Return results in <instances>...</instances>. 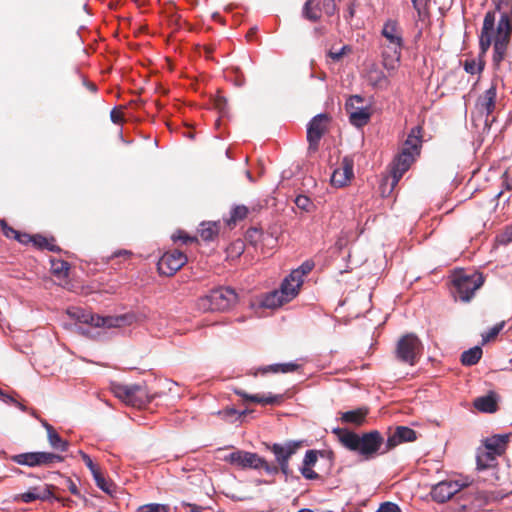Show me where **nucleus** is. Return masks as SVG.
Masks as SVG:
<instances>
[{
  "label": "nucleus",
  "instance_id": "nucleus-1",
  "mask_svg": "<svg viewBox=\"0 0 512 512\" xmlns=\"http://www.w3.org/2000/svg\"><path fill=\"white\" fill-rule=\"evenodd\" d=\"M338 435L341 444L350 451L358 453L365 460L373 459L383 445L384 439L377 430L358 435L348 430L339 428L333 431Z\"/></svg>",
  "mask_w": 512,
  "mask_h": 512
},
{
  "label": "nucleus",
  "instance_id": "nucleus-2",
  "mask_svg": "<svg viewBox=\"0 0 512 512\" xmlns=\"http://www.w3.org/2000/svg\"><path fill=\"white\" fill-rule=\"evenodd\" d=\"M381 35L385 39L381 44L382 65L387 71L394 72L400 64L404 46L402 29L396 20L388 19L382 27Z\"/></svg>",
  "mask_w": 512,
  "mask_h": 512
},
{
  "label": "nucleus",
  "instance_id": "nucleus-3",
  "mask_svg": "<svg viewBox=\"0 0 512 512\" xmlns=\"http://www.w3.org/2000/svg\"><path fill=\"white\" fill-rule=\"evenodd\" d=\"M422 145L421 127H413L403 143L400 152L391 164L392 187L396 186L402 176L409 170L420 154Z\"/></svg>",
  "mask_w": 512,
  "mask_h": 512
},
{
  "label": "nucleus",
  "instance_id": "nucleus-4",
  "mask_svg": "<svg viewBox=\"0 0 512 512\" xmlns=\"http://www.w3.org/2000/svg\"><path fill=\"white\" fill-rule=\"evenodd\" d=\"M223 460L243 470H263L268 475H276V468L274 467V464L269 463L265 458L254 452L235 450L226 455Z\"/></svg>",
  "mask_w": 512,
  "mask_h": 512
},
{
  "label": "nucleus",
  "instance_id": "nucleus-5",
  "mask_svg": "<svg viewBox=\"0 0 512 512\" xmlns=\"http://www.w3.org/2000/svg\"><path fill=\"white\" fill-rule=\"evenodd\" d=\"M238 300L236 291L231 287H218L198 300V307L203 311H227Z\"/></svg>",
  "mask_w": 512,
  "mask_h": 512
},
{
  "label": "nucleus",
  "instance_id": "nucleus-6",
  "mask_svg": "<svg viewBox=\"0 0 512 512\" xmlns=\"http://www.w3.org/2000/svg\"><path fill=\"white\" fill-rule=\"evenodd\" d=\"M423 345L413 333L403 335L397 342L395 356L402 363L414 366L421 357Z\"/></svg>",
  "mask_w": 512,
  "mask_h": 512
},
{
  "label": "nucleus",
  "instance_id": "nucleus-7",
  "mask_svg": "<svg viewBox=\"0 0 512 512\" xmlns=\"http://www.w3.org/2000/svg\"><path fill=\"white\" fill-rule=\"evenodd\" d=\"M111 391L124 403L133 407H141L149 402L145 386L139 384L111 383Z\"/></svg>",
  "mask_w": 512,
  "mask_h": 512
},
{
  "label": "nucleus",
  "instance_id": "nucleus-8",
  "mask_svg": "<svg viewBox=\"0 0 512 512\" xmlns=\"http://www.w3.org/2000/svg\"><path fill=\"white\" fill-rule=\"evenodd\" d=\"M301 441H286L285 443H273L272 445H267V449H269L276 460L277 464H274L276 468V475L281 472L287 478L291 469L289 466L290 458L297 452V450L301 447Z\"/></svg>",
  "mask_w": 512,
  "mask_h": 512
},
{
  "label": "nucleus",
  "instance_id": "nucleus-9",
  "mask_svg": "<svg viewBox=\"0 0 512 512\" xmlns=\"http://www.w3.org/2000/svg\"><path fill=\"white\" fill-rule=\"evenodd\" d=\"M76 313L80 314L78 322L80 324H89L93 327L116 328L130 325L134 319L133 315L123 314L118 316H100L92 314L83 309H77Z\"/></svg>",
  "mask_w": 512,
  "mask_h": 512
},
{
  "label": "nucleus",
  "instance_id": "nucleus-10",
  "mask_svg": "<svg viewBox=\"0 0 512 512\" xmlns=\"http://www.w3.org/2000/svg\"><path fill=\"white\" fill-rule=\"evenodd\" d=\"M453 283L456 296L461 301L468 302L474 296L475 291L483 285L484 277L480 272L462 273L454 278Z\"/></svg>",
  "mask_w": 512,
  "mask_h": 512
},
{
  "label": "nucleus",
  "instance_id": "nucleus-11",
  "mask_svg": "<svg viewBox=\"0 0 512 512\" xmlns=\"http://www.w3.org/2000/svg\"><path fill=\"white\" fill-rule=\"evenodd\" d=\"M496 85L492 84L482 95H480L475 104L477 118H484V127L489 128V116L495 109L496 105Z\"/></svg>",
  "mask_w": 512,
  "mask_h": 512
},
{
  "label": "nucleus",
  "instance_id": "nucleus-12",
  "mask_svg": "<svg viewBox=\"0 0 512 512\" xmlns=\"http://www.w3.org/2000/svg\"><path fill=\"white\" fill-rule=\"evenodd\" d=\"M187 262V256L178 250L169 251L159 259L157 267L162 275L172 276Z\"/></svg>",
  "mask_w": 512,
  "mask_h": 512
},
{
  "label": "nucleus",
  "instance_id": "nucleus-13",
  "mask_svg": "<svg viewBox=\"0 0 512 512\" xmlns=\"http://www.w3.org/2000/svg\"><path fill=\"white\" fill-rule=\"evenodd\" d=\"M328 115L320 113L314 116L307 125V141L309 143V150L316 151L319 142L326 131V124L328 122Z\"/></svg>",
  "mask_w": 512,
  "mask_h": 512
},
{
  "label": "nucleus",
  "instance_id": "nucleus-14",
  "mask_svg": "<svg viewBox=\"0 0 512 512\" xmlns=\"http://www.w3.org/2000/svg\"><path fill=\"white\" fill-rule=\"evenodd\" d=\"M462 487L463 484H460L458 481H441L432 487L431 497L438 503H444L458 493Z\"/></svg>",
  "mask_w": 512,
  "mask_h": 512
},
{
  "label": "nucleus",
  "instance_id": "nucleus-15",
  "mask_svg": "<svg viewBox=\"0 0 512 512\" xmlns=\"http://www.w3.org/2000/svg\"><path fill=\"white\" fill-rule=\"evenodd\" d=\"M417 439V433L413 429L406 426H397L386 440V447L381 454L388 452L401 443L413 442Z\"/></svg>",
  "mask_w": 512,
  "mask_h": 512
},
{
  "label": "nucleus",
  "instance_id": "nucleus-16",
  "mask_svg": "<svg viewBox=\"0 0 512 512\" xmlns=\"http://www.w3.org/2000/svg\"><path fill=\"white\" fill-rule=\"evenodd\" d=\"M353 177V160L344 157L341 167L334 170L331 183L336 187H343Z\"/></svg>",
  "mask_w": 512,
  "mask_h": 512
},
{
  "label": "nucleus",
  "instance_id": "nucleus-17",
  "mask_svg": "<svg viewBox=\"0 0 512 512\" xmlns=\"http://www.w3.org/2000/svg\"><path fill=\"white\" fill-rule=\"evenodd\" d=\"M52 496V492L48 485L32 487L27 492L20 494L17 499L30 503L35 500H48Z\"/></svg>",
  "mask_w": 512,
  "mask_h": 512
},
{
  "label": "nucleus",
  "instance_id": "nucleus-18",
  "mask_svg": "<svg viewBox=\"0 0 512 512\" xmlns=\"http://www.w3.org/2000/svg\"><path fill=\"white\" fill-rule=\"evenodd\" d=\"M473 405L480 412L494 413L498 408L496 394L491 392L487 395L477 397Z\"/></svg>",
  "mask_w": 512,
  "mask_h": 512
},
{
  "label": "nucleus",
  "instance_id": "nucleus-19",
  "mask_svg": "<svg viewBox=\"0 0 512 512\" xmlns=\"http://www.w3.org/2000/svg\"><path fill=\"white\" fill-rule=\"evenodd\" d=\"M235 393L239 396H241L243 399L252 401L255 403L263 404V405H272L277 404L282 401V395H272L271 393H268L267 395H250L242 390H235Z\"/></svg>",
  "mask_w": 512,
  "mask_h": 512
},
{
  "label": "nucleus",
  "instance_id": "nucleus-20",
  "mask_svg": "<svg viewBox=\"0 0 512 512\" xmlns=\"http://www.w3.org/2000/svg\"><path fill=\"white\" fill-rule=\"evenodd\" d=\"M303 284V280L294 279L292 280V274L290 273L282 282L280 286V291L283 292L286 300L291 301L295 298L298 293L301 285Z\"/></svg>",
  "mask_w": 512,
  "mask_h": 512
},
{
  "label": "nucleus",
  "instance_id": "nucleus-21",
  "mask_svg": "<svg viewBox=\"0 0 512 512\" xmlns=\"http://www.w3.org/2000/svg\"><path fill=\"white\" fill-rule=\"evenodd\" d=\"M507 441V435H494L485 440V448L499 456L504 452Z\"/></svg>",
  "mask_w": 512,
  "mask_h": 512
},
{
  "label": "nucleus",
  "instance_id": "nucleus-22",
  "mask_svg": "<svg viewBox=\"0 0 512 512\" xmlns=\"http://www.w3.org/2000/svg\"><path fill=\"white\" fill-rule=\"evenodd\" d=\"M289 302L286 300L285 296L283 295V292H281L279 289L274 290L268 294L265 295L263 298L261 304L265 308L274 309L277 307L282 306L284 303Z\"/></svg>",
  "mask_w": 512,
  "mask_h": 512
},
{
  "label": "nucleus",
  "instance_id": "nucleus-23",
  "mask_svg": "<svg viewBox=\"0 0 512 512\" xmlns=\"http://www.w3.org/2000/svg\"><path fill=\"white\" fill-rule=\"evenodd\" d=\"M303 16L309 21H318L321 17L320 2L318 0H307L303 6Z\"/></svg>",
  "mask_w": 512,
  "mask_h": 512
},
{
  "label": "nucleus",
  "instance_id": "nucleus-24",
  "mask_svg": "<svg viewBox=\"0 0 512 512\" xmlns=\"http://www.w3.org/2000/svg\"><path fill=\"white\" fill-rule=\"evenodd\" d=\"M496 454L487 450L486 448L482 451H479L476 457L477 461V469L485 470L495 465Z\"/></svg>",
  "mask_w": 512,
  "mask_h": 512
},
{
  "label": "nucleus",
  "instance_id": "nucleus-25",
  "mask_svg": "<svg viewBox=\"0 0 512 512\" xmlns=\"http://www.w3.org/2000/svg\"><path fill=\"white\" fill-rule=\"evenodd\" d=\"M370 116L368 108H357L350 113V123L356 127H362L368 123Z\"/></svg>",
  "mask_w": 512,
  "mask_h": 512
},
{
  "label": "nucleus",
  "instance_id": "nucleus-26",
  "mask_svg": "<svg viewBox=\"0 0 512 512\" xmlns=\"http://www.w3.org/2000/svg\"><path fill=\"white\" fill-rule=\"evenodd\" d=\"M482 356V349L479 346H475L464 351L461 355V363L465 366H472L479 362Z\"/></svg>",
  "mask_w": 512,
  "mask_h": 512
},
{
  "label": "nucleus",
  "instance_id": "nucleus-27",
  "mask_svg": "<svg viewBox=\"0 0 512 512\" xmlns=\"http://www.w3.org/2000/svg\"><path fill=\"white\" fill-rule=\"evenodd\" d=\"M48 441L50 446L58 451L64 452L68 448V443L64 441L52 426L48 427Z\"/></svg>",
  "mask_w": 512,
  "mask_h": 512
},
{
  "label": "nucleus",
  "instance_id": "nucleus-28",
  "mask_svg": "<svg viewBox=\"0 0 512 512\" xmlns=\"http://www.w3.org/2000/svg\"><path fill=\"white\" fill-rule=\"evenodd\" d=\"M366 416V411L357 409L342 413L341 420L345 423L360 425Z\"/></svg>",
  "mask_w": 512,
  "mask_h": 512
},
{
  "label": "nucleus",
  "instance_id": "nucleus-29",
  "mask_svg": "<svg viewBox=\"0 0 512 512\" xmlns=\"http://www.w3.org/2000/svg\"><path fill=\"white\" fill-rule=\"evenodd\" d=\"M12 460L19 465H26L30 467L38 466L37 452H28L14 455Z\"/></svg>",
  "mask_w": 512,
  "mask_h": 512
},
{
  "label": "nucleus",
  "instance_id": "nucleus-30",
  "mask_svg": "<svg viewBox=\"0 0 512 512\" xmlns=\"http://www.w3.org/2000/svg\"><path fill=\"white\" fill-rule=\"evenodd\" d=\"M199 232L203 240L210 241L218 234V226L216 223L203 222Z\"/></svg>",
  "mask_w": 512,
  "mask_h": 512
},
{
  "label": "nucleus",
  "instance_id": "nucleus-31",
  "mask_svg": "<svg viewBox=\"0 0 512 512\" xmlns=\"http://www.w3.org/2000/svg\"><path fill=\"white\" fill-rule=\"evenodd\" d=\"M314 268V262L312 260H306L297 269H294L292 274V280L298 279L303 280V277L312 271Z\"/></svg>",
  "mask_w": 512,
  "mask_h": 512
},
{
  "label": "nucleus",
  "instance_id": "nucleus-32",
  "mask_svg": "<svg viewBox=\"0 0 512 512\" xmlns=\"http://www.w3.org/2000/svg\"><path fill=\"white\" fill-rule=\"evenodd\" d=\"M94 481L99 489L104 491L107 494H111L113 492V484L107 481L100 469L92 474Z\"/></svg>",
  "mask_w": 512,
  "mask_h": 512
},
{
  "label": "nucleus",
  "instance_id": "nucleus-33",
  "mask_svg": "<svg viewBox=\"0 0 512 512\" xmlns=\"http://www.w3.org/2000/svg\"><path fill=\"white\" fill-rule=\"evenodd\" d=\"M370 82L377 87H387L389 85V81L383 71L374 69L370 72L369 75Z\"/></svg>",
  "mask_w": 512,
  "mask_h": 512
},
{
  "label": "nucleus",
  "instance_id": "nucleus-34",
  "mask_svg": "<svg viewBox=\"0 0 512 512\" xmlns=\"http://www.w3.org/2000/svg\"><path fill=\"white\" fill-rule=\"evenodd\" d=\"M38 466L51 465L56 462H61L63 458L60 455L50 452H37Z\"/></svg>",
  "mask_w": 512,
  "mask_h": 512
},
{
  "label": "nucleus",
  "instance_id": "nucleus-35",
  "mask_svg": "<svg viewBox=\"0 0 512 512\" xmlns=\"http://www.w3.org/2000/svg\"><path fill=\"white\" fill-rule=\"evenodd\" d=\"M504 326H505V321H501V322L497 323L496 325H494L493 327H491L486 333H483L482 334V343L485 344V343L489 342L490 340L494 339L495 337H497V335L502 331Z\"/></svg>",
  "mask_w": 512,
  "mask_h": 512
},
{
  "label": "nucleus",
  "instance_id": "nucleus-36",
  "mask_svg": "<svg viewBox=\"0 0 512 512\" xmlns=\"http://www.w3.org/2000/svg\"><path fill=\"white\" fill-rule=\"evenodd\" d=\"M32 242L34 245L41 249H47L49 251H57L58 247H56L54 244H51L49 240L42 236V235H34Z\"/></svg>",
  "mask_w": 512,
  "mask_h": 512
},
{
  "label": "nucleus",
  "instance_id": "nucleus-37",
  "mask_svg": "<svg viewBox=\"0 0 512 512\" xmlns=\"http://www.w3.org/2000/svg\"><path fill=\"white\" fill-rule=\"evenodd\" d=\"M69 271V264L66 261L58 260L52 262V272L54 275L63 277L67 276Z\"/></svg>",
  "mask_w": 512,
  "mask_h": 512
},
{
  "label": "nucleus",
  "instance_id": "nucleus-38",
  "mask_svg": "<svg viewBox=\"0 0 512 512\" xmlns=\"http://www.w3.org/2000/svg\"><path fill=\"white\" fill-rule=\"evenodd\" d=\"M294 202L299 209L305 212H310L314 208L313 202L306 195H298Z\"/></svg>",
  "mask_w": 512,
  "mask_h": 512
},
{
  "label": "nucleus",
  "instance_id": "nucleus-39",
  "mask_svg": "<svg viewBox=\"0 0 512 512\" xmlns=\"http://www.w3.org/2000/svg\"><path fill=\"white\" fill-rule=\"evenodd\" d=\"M247 410L238 411L235 408H226L222 411H219V415L222 416V418L226 420H232L235 418L236 420L242 418L244 415H246Z\"/></svg>",
  "mask_w": 512,
  "mask_h": 512
},
{
  "label": "nucleus",
  "instance_id": "nucleus-40",
  "mask_svg": "<svg viewBox=\"0 0 512 512\" xmlns=\"http://www.w3.org/2000/svg\"><path fill=\"white\" fill-rule=\"evenodd\" d=\"M248 208L244 205H237L231 211V221L236 223L243 220L248 214Z\"/></svg>",
  "mask_w": 512,
  "mask_h": 512
},
{
  "label": "nucleus",
  "instance_id": "nucleus-41",
  "mask_svg": "<svg viewBox=\"0 0 512 512\" xmlns=\"http://www.w3.org/2000/svg\"><path fill=\"white\" fill-rule=\"evenodd\" d=\"M413 4V8L417 11V14L420 19H423L425 16H427V4L428 0H411Z\"/></svg>",
  "mask_w": 512,
  "mask_h": 512
},
{
  "label": "nucleus",
  "instance_id": "nucleus-42",
  "mask_svg": "<svg viewBox=\"0 0 512 512\" xmlns=\"http://www.w3.org/2000/svg\"><path fill=\"white\" fill-rule=\"evenodd\" d=\"M464 70L469 74H476L483 70V64L477 63L474 59L466 60L464 63Z\"/></svg>",
  "mask_w": 512,
  "mask_h": 512
},
{
  "label": "nucleus",
  "instance_id": "nucleus-43",
  "mask_svg": "<svg viewBox=\"0 0 512 512\" xmlns=\"http://www.w3.org/2000/svg\"><path fill=\"white\" fill-rule=\"evenodd\" d=\"M168 508L163 504H147L139 507L138 512H167Z\"/></svg>",
  "mask_w": 512,
  "mask_h": 512
},
{
  "label": "nucleus",
  "instance_id": "nucleus-44",
  "mask_svg": "<svg viewBox=\"0 0 512 512\" xmlns=\"http://www.w3.org/2000/svg\"><path fill=\"white\" fill-rule=\"evenodd\" d=\"M318 459V451L316 450H307L303 459L302 466L304 467H312L315 465Z\"/></svg>",
  "mask_w": 512,
  "mask_h": 512
},
{
  "label": "nucleus",
  "instance_id": "nucleus-45",
  "mask_svg": "<svg viewBox=\"0 0 512 512\" xmlns=\"http://www.w3.org/2000/svg\"><path fill=\"white\" fill-rule=\"evenodd\" d=\"M0 399L4 403H6V404H13V405H15L16 407H18L23 412L27 411V407L24 404H22L19 401H17L14 397H12L10 395H7L2 390H1V393H0Z\"/></svg>",
  "mask_w": 512,
  "mask_h": 512
},
{
  "label": "nucleus",
  "instance_id": "nucleus-46",
  "mask_svg": "<svg viewBox=\"0 0 512 512\" xmlns=\"http://www.w3.org/2000/svg\"><path fill=\"white\" fill-rule=\"evenodd\" d=\"M377 512H401V509L396 503L383 502L380 504Z\"/></svg>",
  "mask_w": 512,
  "mask_h": 512
},
{
  "label": "nucleus",
  "instance_id": "nucleus-47",
  "mask_svg": "<svg viewBox=\"0 0 512 512\" xmlns=\"http://www.w3.org/2000/svg\"><path fill=\"white\" fill-rule=\"evenodd\" d=\"M300 472L302 476L307 480H317L320 478V475L316 473L311 467H300Z\"/></svg>",
  "mask_w": 512,
  "mask_h": 512
},
{
  "label": "nucleus",
  "instance_id": "nucleus-48",
  "mask_svg": "<svg viewBox=\"0 0 512 512\" xmlns=\"http://www.w3.org/2000/svg\"><path fill=\"white\" fill-rule=\"evenodd\" d=\"M351 49L348 45H344L340 50L338 51H332L330 50L328 53V56L333 61H339L347 52H349Z\"/></svg>",
  "mask_w": 512,
  "mask_h": 512
},
{
  "label": "nucleus",
  "instance_id": "nucleus-49",
  "mask_svg": "<svg viewBox=\"0 0 512 512\" xmlns=\"http://www.w3.org/2000/svg\"><path fill=\"white\" fill-rule=\"evenodd\" d=\"M79 454L87 468L90 470L91 474L99 470L98 466L94 464V462L92 461L91 457L88 454H86L83 451H79Z\"/></svg>",
  "mask_w": 512,
  "mask_h": 512
},
{
  "label": "nucleus",
  "instance_id": "nucleus-50",
  "mask_svg": "<svg viewBox=\"0 0 512 512\" xmlns=\"http://www.w3.org/2000/svg\"><path fill=\"white\" fill-rule=\"evenodd\" d=\"M1 227H2L3 234H4L6 237H8V238H14V239H15L16 237H18V233H19V232H18L17 230H15L14 228L9 227V226L7 225V223H6L4 220H2V221H1Z\"/></svg>",
  "mask_w": 512,
  "mask_h": 512
},
{
  "label": "nucleus",
  "instance_id": "nucleus-51",
  "mask_svg": "<svg viewBox=\"0 0 512 512\" xmlns=\"http://www.w3.org/2000/svg\"><path fill=\"white\" fill-rule=\"evenodd\" d=\"M172 239L174 241L176 240H181L183 243H188V242H193L195 241L196 239L194 237H190L188 235H186L184 232L182 231H179L177 234H174L172 236Z\"/></svg>",
  "mask_w": 512,
  "mask_h": 512
},
{
  "label": "nucleus",
  "instance_id": "nucleus-52",
  "mask_svg": "<svg viewBox=\"0 0 512 512\" xmlns=\"http://www.w3.org/2000/svg\"><path fill=\"white\" fill-rule=\"evenodd\" d=\"M259 371L262 373V374H266L268 372H272V373H281V364H272V365H268L266 367H263V368H260Z\"/></svg>",
  "mask_w": 512,
  "mask_h": 512
},
{
  "label": "nucleus",
  "instance_id": "nucleus-53",
  "mask_svg": "<svg viewBox=\"0 0 512 512\" xmlns=\"http://www.w3.org/2000/svg\"><path fill=\"white\" fill-rule=\"evenodd\" d=\"M297 369H298V365L296 363H293V362H288V363H282L281 364V373L293 372V371H295Z\"/></svg>",
  "mask_w": 512,
  "mask_h": 512
},
{
  "label": "nucleus",
  "instance_id": "nucleus-54",
  "mask_svg": "<svg viewBox=\"0 0 512 512\" xmlns=\"http://www.w3.org/2000/svg\"><path fill=\"white\" fill-rule=\"evenodd\" d=\"M110 118L115 124H120L123 121V115L116 108L110 112Z\"/></svg>",
  "mask_w": 512,
  "mask_h": 512
},
{
  "label": "nucleus",
  "instance_id": "nucleus-55",
  "mask_svg": "<svg viewBox=\"0 0 512 512\" xmlns=\"http://www.w3.org/2000/svg\"><path fill=\"white\" fill-rule=\"evenodd\" d=\"M325 12L328 15H333L335 11L334 0H324Z\"/></svg>",
  "mask_w": 512,
  "mask_h": 512
},
{
  "label": "nucleus",
  "instance_id": "nucleus-56",
  "mask_svg": "<svg viewBox=\"0 0 512 512\" xmlns=\"http://www.w3.org/2000/svg\"><path fill=\"white\" fill-rule=\"evenodd\" d=\"M503 185L506 190H512V176L507 172L503 175Z\"/></svg>",
  "mask_w": 512,
  "mask_h": 512
},
{
  "label": "nucleus",
  "instance_id": "nucleus-57",
  "mask_svg": "<svg viewBox=\"0 0 512 512\" xmlns=\"http://www.w3.org/2000/svg\"><path fill=\"white\" fill-rule=\"evenodd\" d=\"M15 239H17L21 243H28V242L32 241L33 236H30L29 234H26V233L21 234L19 232L18 237H16Z\"/></svg>",
  "mask_w": 512,
  "mask_h": 512
},
{
  "label": "nucleus",
  "instance_id": "nucleus-58",
  "mask_svg": "<svg viewBox=\"0 0 512 512\" xmlns=\"http://www.w3.org/2000/svg\"><path fill=\"white\" fill-rule=\"evenodd\" d=\"M131 252L128 251V250H118L116 252L113 253V255L111 256L112 258H118V257H125V258H128L131 256Z\"/></svg>",
  "mask_w": 512,
  "mask_h": 512
},
{
  "label": "nucleus",
  "instance_id": "nucleus-59",
  "mask_svg": "<svg viewBox=\"0 0 512 512\" xmlns=\"http://www.w3.org/2000/svg\"><path fill=\"white\" fill-rule=\"evenodd\" d=\"M512 241V229L509 231H506L500 239V242L503 244H507Z\"/></svg>",
  "mask_w": 512,
  "mask_h": 512
},
{
  "label": "nucleus",
  "instance_id": "nucleus-60",
  "mask_svg": "<svg viewBox=\"0 0 512 512\" xmlns=\"http://www.w3.org/2000/svg\"><path fill=\"white\" fill-rule=\"evenodd\" d=\"M68 489H69V491L73 495H75V496H79L80 495L79 489L77 488L76 484L73 481H71V480L69 481Z\"/></svg>",
  "mask_w": 512,
  "mask_h": 512
},
{
  "label": "nucleus",
  "instance_id": "nucleus-61",
  "mask_svg": "<svg viewBox=\"0 0 512 512\" xmlns=\"http://www.w3.org/2000/svg\"><path fill=\"white\" fill-rule=\"evenodd\" d=\"M77 309H78V308L69 309V310L67 311V313H68V315H69L71 318L75 319V320L78 322V320H79V318H80V314L76 313V310H77Z\"/></svg>",
  "mask_w": 512,
  "mask_h": 512
},
{
  "label": "nucleus",
  "instance_id": "nucleus-62",
  "mask_svg": "<svg viewBox=\"0 0 512 512\" xmlns=\"http://www.w3.org/2000/svg\"><path fill=\"white\" fill-rule=\"evenodd\" d=\"M272 481H267V480H264V479H256L255 480V484L256 485H262V484H271Z\"/></svg>",
  "mask_w": 512,
  "mask_h": 512
},
{
  "label": "nucleus",
  "instance_id": "nucleus-63",
  "mask_svg": "<svg viewBox=\"0 0 512 512\" xmlns=\"http://www.w3.org/2000/svg\"><path fill=\"white\" fill-rule=\"evenodd\" d=\"M246 177L249 179V181H251V182H253V181H254V179H253V177H252V175H251L250 171H246Z\"/></svg>",
  "mask_w": 512,
  "mask_h": 512
},
{
  "label": "nucleus",
  "instance_id": "nucleus-64",
  "mask_svg": "<svg viewBox=\"0 0 512 512\" xmlns=\"http://www.w3.org/2000/svg\"><path fill=\"white\" fill-rule=\"evenodd\" d=\"M297 512H314L313 510L311 509H308V508H303V509H300L299 511Z\"/></svg>",
  "mask_w": 512,
  "mask_h": 512
}]
</instances>
